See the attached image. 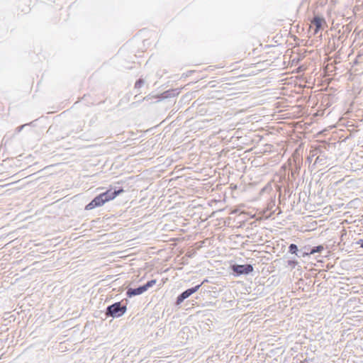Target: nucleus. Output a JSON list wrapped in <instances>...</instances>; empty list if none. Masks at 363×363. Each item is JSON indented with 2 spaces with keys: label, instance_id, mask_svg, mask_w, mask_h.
<instances>
[{
  "label": "nucleus",
  "instance_id": "15",
  "mask_svg": "<svg viewBox=\"0 0 363 363\" xmlns=\"http://www.w3.org/2000/svg\"><path fill=\"white\" fill-rule=\"evenodd\" d=\"M357 244L359 245L361 247L363 248V239H359L357 242Z\"/></svg>",
  "mask_w": 363,
  "mask_h": 363
},
{
  "label": "nucleus",
  "instance_id": "3",
  "mask_svg": "<svg viewBox=\"0 0 363 363\" xmlns=\"http://www.w3.org/2000/svg\"><path fill=\"white\" fill-rule=\"evenodd\" d=\"M231 271L233 272V274L235 277H239L240 275L245 274H249L250 273L253 272V267L250 264H233L230 267Z\"/></svg>",
  "mask_w": 363,
  "mask_h": 363
},
{
  "label": "nucleus",
  "instance_id": "13",
  "mask_svg": "<svg viewBox=\"0 0 363 363\" xmlns=\"http://www.w3.org/2000/svg\"><path fill=\"white\" fill-rule=\"evenodd\" d=\"M296 255L298 257H307L305 253L303 252V250L301 248V249H298L297 253L296 254Z\"/></svg>",
  "mask_w": 363,
  "mask_h": 363
},
{
  "label": "nucleus",
  "instance_id": "11",
  "mask_svg": "<svg viewBox=\"0 0 363 363\" xmlns=\"http://www.w3.org/2000/svg\"><path fill=\"white\" fill-rule=\"evenodd\" d=\"M145 82L143 79H138L136 82H135V89H140L141 88L143 84H144Z\"/></svg>",
  "mask_w": 363,
  "mask_h": 363
},
{
  "label": "nucleus",
  "instance_id": "12",
  "mask_svg": "<svg viewBox=\"0 0 363 363\" xmlns=\"http://www.w3.org/2000/svg\"><path fill=\"white\" fill-rule=\"evenodd\" d=\"M305 253V255L308 257L311 255L310 249H311V247L309 245H306L301 248Z\"/></svg>",
  "mask_w": 363,
  "mask_h": 363
},
{
  "label": "nucleus",
  "instance_id": "8",
  "mask_svg": "<svg viewBox=\"0 0 363 363\" xmlns=\"http://www.w3.org/2000/svg\"><path fill=\"white\" fill-rule=\"evenodd\" d=\"M324 250V247L322 245H319L315 247H311L310 249L311 255H314L315 253H320Z\"/></svg>",
  "mask_w": 363,
  "mask_h": 363
},
{
  "label": "nucleus",
  "instance_id": "10",
  "mask_svg": "<svg viewBox=\"0 0 363 363\" xmlns=\"http://www.w3.org/2000/svg\"><path fill=\"white\" fill-rule=\"evenodd\" d=\"M298 250V246L296 244L291 243L289 246V252L296 255Z\"/></svg>",
  "mask_w": 363,
  "mask_h": 363
},
{
  "label": "nucleus",
  "instance_id": "6",
  "mask_svg": "<svg viewBox=\"0 0 363 363\" xmlns=\"http://www.w3.org/2000/svg\"><path fill=\"white\" fill-rule=\"evenodd\" d=\"M144 292H145V291L143 286L140 285L137 288H131V287L128 288L126 290L125 294L128 298H131V297H133L135 296L140 295V294H143Z\"/></svg>",
  "mask_w": 363,
  "mask_h": 363
},
{
  "label": "nucleus",
  "instance_id": "9",
  "mask_svg": "<svg viewBox=\"0 0 363 363\" xmlns=\"http://www.w3.org/2000/svg\"><path fill=\"white\" fill-rule=\"evenodd\" d=\"M156 284V279H151L148 281H147V283H145V284L142 285L145 291H147L148 289H150V287H152L155 284Z\"/></svg>",
  "mask_w": 363,
  "mask_h": 363
},
{
  "label": "nucleus",
  "instance_id": "7",
  "mask_svg": "<svg viewBox=\"0 0 363 363\" xmlns=\"http://www.w3.org/2000/svg\"><path fill=\"white\" fill-rule=\"evenodd\" d=\"M326 160H327V157L324 155L320 154L316 157V159L315 160V164H319L320 166H323V165L326 164V162H327Z\"/></svg>",
  "mask_w": 363,
  "mask_h": 363
},
{
  "label": "nucleus",
  "instance_id": "16",
  "mask_svg": "<svg viewBox=\"0 0 363 363\" xmlns=\"http://www.w3.org/2000/svg\"><path fill=\"white\" fill-rule=\"evenodd\" d=\"M292 264H294V262H291V261H289V265H291Z\"/></svg>",
  "mask_w": 363,
  "mask_h": 363
},
{
  "label": "nucleus",
  "instance_id": "14",
  "mask_svg": "<svg viewBox=\"0 0 363 363\" xmlns=\"http://www.w3.org/2000/svg\"><path fill=\"white\" fill-rule=\"evenodd\" d=\"M33 123V122H31V123H28V124H24V125H22L18 126V127L16 128V133H20V132L23 129V128H24L26 125H30V124H32Z\"/></svg>",
  "mask_w": 363,
  "mask_h": 363
},
{
  "label": "nucleus",
  "instance_id": "2",
  "mask_svg": "<svg viewBox=\"0 0 363 363\" xmlns=\"http://www.w3.org/2000/svg\"><path fill=\"white\" fill-rule=\"evenodd\" d=\"M127 311V303L122 301L115 302L108 306L104 311L105 318H118L123 316Z\"/></svg>",
  "mask_w": 363,
  "mask_h": 363
},
{
  "label": "nucleus",
  "instance_id": "1",
  "mask_svg": "<svg viewBox=\"0 0 363 363\" xmlns=\"http://www.w3.org/2000/svg\"><path fill=\"white\" fill-rule=\"evenodd\" d=\"M124 191L123 187L111 186L106 191L96 196L86 206L85 210L89 211L102 206L106 202L114 199L117 196Z\"/></svg>",
  "mask_w": 363,
  "mask_h": 363
},
{
  "label": "nucleus",
  "instance_id": "17",
  "mask_svg": "<svg viewBox=\"0 0 363 363\" xmlns=\"http://www.w3.org/2000/svg\"><path fill=\"white\" fill-rule=\"evenodd\" d=\"M266 188H263L262 190H261V192L264 191L265 190Z\"/></svg>",
  "mask_w": 363,
  "mask_h": 363
},
{
  "label": "nucleus",
  "instance_id": "4",
  "mask_svg": "<svg viewBox=\"0 0 363 363\" xmlns=\"http://www.w3.org/2000/svg\"><path fill=\"white\" fill-rule=\"evenodd\" d=\"M202 285V283L200 284H198L194 287H191V288H189V289H187L186 290L184 291L182 293H181L177 297V299H176V301H175V306H180L185 299H186L187 298H189V296H191L193 294L196 293V291H198V290L200 289V287Z\"/></svg>",
  "mask_w": 363,
  "mask_h": 363
},
{
  "label": "nucleus",
  "instance_id": "5",
  "mask_svg": "<svg viewBox=\"0 0 363 363\" xmlns=\"http://www.w3.org/2000/svg\"><path fill=\"white\" fill-rule=\"evenodd\" d=\"M311 23L315 26L314 33L316 34L323 28V25L325 23V21L322 16L315 15Z\"/></svg>",
  "mask_w": 363,
  "mask_h": 363
}]
</instances>
